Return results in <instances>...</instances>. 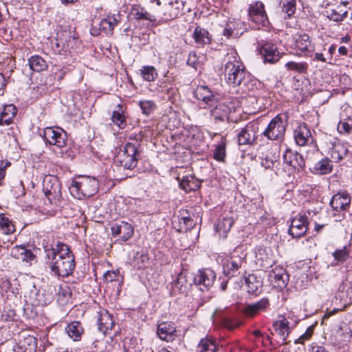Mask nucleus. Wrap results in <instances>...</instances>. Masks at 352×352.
<instances>
[{
    "label": "nucleus",
    "instance_id": "f257e3e1",
    "mask_svg": "<svg viewBox=\"0 0 352 352\" xmlns=\"http://www.w3.org/2000/svg\"><path fill=\"white\" fill-rule=\"evenodd\" d=\"M45 258L50 263L51 272L56 276L67 277L75 268L74 256L65 243H57L51 247L45 246Z\"/></svg>",
    "mask_w": 352,
    "mask_h": 352
},
{
    "label": "nucleus",
    "instance_id": "f03ea898",
    "mask_svg": "<svg viewBox=\"0 0 352 352\" xmlns=\"http://www.w3.org/2000/svg\"><path fill=\"white\" fill-rule=\"evenodd\" d=\"M224 62L225 79L229 85L233 87L243 85L248 90L253 89L255 80L252 79L235 51L228 52Z\"/></svg>",
    "mask_w": 352,
    "mask_h": 352
},
{
    "label": "nucleus",
    "instance_id": "7ed1b4c3",
    "mask_svg": "<svg viewBox=\"0 0 352 352\" xmlns=\"http://www.w3.org/2000/svg\"><path fill=\"white\" fill-rule=\"evenodd\" d=\"M98 181L89 175H79L75 177L69 187L71 195L78 199L90 197L98 190Z\"/></svg>",
    "mask_w": 352,
    "mask_h": 352
},
{
    "label": "nucleus",
    "instance_id": "20e7f679",
    "mask_svg": "<svg viewBox=\"0 0 352 352\" xmlns=\"http://www.w3.org/2000/svg\"><path fill=\"white\" fill-rule=\"evenodd\" d=\"M258 129V123L250 122L243 128L239 129L236 135L239 146L246 148L252 146L257 139Z\"/></svg>",
    "mask_w": 352,
    "mask_h": 352
},
{
    "label": "nucleus",
    "instance_id": "39448f33",
    "mask_svg": "<svg viewBox=\"0 0 352 352\" xmlns=\"http://www.w3.org/2000/svg\"><path fill=\"white\" fill-rule=\"evenodd\" d=\"M286 126L282 117L277 115L267 124L262 135L272 141H282L284 139Z\"/></svg>",
    "mask_w": 352,
    "mask_h": 352
},
{
    "label": "nucleus",
    "instance_id": "423d86ee",
    "mask_svg": "<svg viewBox=\"0 0 352 352\" xmlns=\"http://www.w3.org/2000/svg\"><path fill=\"white\" fill-rule=\"evenodd\" d=\"M42 136L47 144L55 146L59 148L66 146L67 135L60 127H46L43 130Z\"/></svg>",
    "mask_w": 352,
    "mask_h": 352
},
{
    "label": "nucleus",
    "instance_id": "0eeeda50",
    "mask_svg": "<svg viewBox=\"0 0 352 352\" xmlns=\"http://www.w3.org/2000/svg\"><path fill=\"white\" fill-rule=\"evenodd\" d=\"M161 5L160 12L162 19L165 21H170L182 14L184 7V1L182 0H162Z\"/></svg>",
    "mask_w": 352,
    "mask_h": 352
},
{
    "label": "nucleus",
    "instance_id": "6e6552de",
    "mask_svg": "<svg viewBox=\"0 0 352 352\" xmlns=\"http://www.w3.org/2000/svg\"><path fill=\"white\" fill-rule=\"evenodd\" d=\"M216 279L215 272L210 269H204L199 270L194 277V283L195 286L201 291L208 290L211 287Z\"/></svg>",
    "mask_w": 352,
    "mask_h": 352
},
{
    "label": "nucleus",
    "instance_id": "1a4fd4ad",
    "mask_svg": "<svg viewBox=\"0 0 352 352\" xmlns=\"http://www.w3.org/2000/svg\"><path fill=\"white\" fill-rule=\"evenodd\" d=\"M308 224L307 217L305 214L299 213L292 220L289 234L293 238H300L307 232Z\"/></svg>",
    "mask_w": 352,
    "mask_h": 352
},
{
    "label": "nucleus",
    "instance_id": "9d476101",
    "mask_svg": "<svg viewBox=\"0 0 352 352\" xmlns=\"http://www.w3.org/2000/svg\"><path fill=\"white\" fill-rule=\"evenodd\" d=\"M264 7V4L262 2L256 1L251 4L248 8L250 20L262 26H266L269 23Z\"/></svg>",
    "mask_w": 352,
    "mask_h": 352
},
{
    "label": "nucleus",
    "instance_id": "9b49d317",
    "mask_svg": "<svg viewBox=\"0 0 352 352\" xmlns=\"http://www.w3.org/2000/svg\"><path fill=\"white\" fill-rule=\"evenodd\" d=\"M43 191L50 201L58 199L61 196V187L58 179L52 176H46L43 179Z\"/></svg>",
    "mask_w": 352,
    "mask_h": 352
},
{
    "label": "nucleus",
    "instance_id": "f8f14e48",
    "mask_svg": "<svg viewBox=\"0 0 352 352\" xmlns=\"http://www.w3.org/2000/svg\"><path fill=\"white\" fill-rule=\"evenodd\" d=\"M243 263L244 261L241 257L232 256L223 264V274L229 278L238 276L241 278H243V274L240 271Z\"/></svg>",
    "mask_w": 352,
    "mask_h": 352
},
{
    "label": "nucleus",
    "instance_id": "ddd939ff",
    "mask_svg": "<svg viewBox=\"0 0 352 352\" xmlns=\"http://www.w3.org/2000/svg\"><path fill=\"white\" fill-rule=\"evenodd\" d=\"M269 280L271 283L278 289L286 287L289 280V276L284 268L276 266L269 272Z\"/></svg>",
    "mask_w": 352,
    "mask_h": 352
},
{
    "label": "nucleus",
    "instance_id": "4468645a",
    "mask_svg": "<svg viewBox=\"0 0 352 352\" xmlns=\"http://www.w3.org/2000/svg\"><path fill=\"white\" fill-rule=\"evenodd\" d=\"M259 50L265 63H274L280 58L276 45L272 43L265 42L263 43Z\"/></svg>",
    "mask_w": 352,
    "mask_h": 352
},
{
    "label": "nucleus",
    "instance_id": "2eb2a0df",
    "mask_svg": "<svg viewBox=\"0 0 352 352\" xmlns=\"http://www.w3.org/2000/svg\"><path fill=\"white\" fill-rule=\"evenodd\" d=\"M111 232L114 237H118V239L122 241H126L133 235V229L129 223L120 221L112 226Z\"/></svg>",
    "mask_w": 352,
    "mask_h": 352
},
{
    "label": "nucleus",
    "instance_id": "dca6fc26",
    "mask_svg": "<svg viewBox=\"0 0 352 352\" xmlns=\"http://www.w3.org/2000/svg\"><path fill=\"white\" fill-rule=\"evenodd\" d=\"M294 137L296 144L300 146H305L313 142L311 131L305 124H300L295 129Z\"/></svg>",
    "mask_w": 352,
    "mask_h": 352
},
{
    "label": "nucleus",
    "instance_id": "f3484780",
    "mask_svg": "<svg viewBox=\"0 0 352 352\" xmlns=\"http://www.w3.org/2000/svg\"><path fill=\"white\" fill-rule=\"evenodd\" d=\"M121 21V16L119 14H109L102 19L99 25V30L107 35H111L113 30Z\"/></svg>",
    "mask_w": 352,
    "mask_h": 352
},
{
    "label": "nucleus",
    "instance_id": "a211bd4d",
    "mask_svg": "<svg viewBox=\"0 0 352 352\" xmlns=\"http://www.w3.org/2000/svg\"><path fill=\"white\" fill-rule=\"evenodd\" d=\"M349 2L344 1L335 8L326 10L327 16L331 21L338 22L347 16Z\"/></svg>",
    "mask_w": 352,
    "mask_h": 352
},
{
    "label": "nucleus",
    "instance_id": "6ab92c4d",
    "mask_svg": "<svg viewBox=\"0 0 352 352\" xmlns=\"http://www.w3.org/2000/svg\"><path fill=\"white\" fill-rule=\"evenodd\" d=\"M195 96L197 100L202 101L208 107H212L217 103L212 91L207 86H198L195 91Z\"/></svg>",
    "mask_w": 352,
    "mask_h": 352
},
{
    "label": "nucleus",
    "instance_id": "aec40b11",
    "mask_svg": "<svg viewBox=\"0 0 352 352\" xmlns=\"http://www.w3.org/2000/svg\"><path fill=\"white\" fill-rule=\"evenodd\" d=\"M269 307V299L267 298H263L256 302L247 305L244 308V314L248 317H254L259 312L266 311Z\"/></svg>",
    "mask_w": 352,
    "mask_h": 352
},
{
    "label": "nucleus",
    "instance_id": "412c9836",
    "mask_svg": "<svg viewBox=\"0 0 352 352\" xmlns=\"http://www.w3.org/2000/svg\"><path fill=\"white\" fill-rule=\"evenodd\" d=\"M131 14L138 21H145L147 25L154 23L156 20L153 14L140 5L133 6L131 9Z\"/></svg>",
    "mask_w": 352,
    "mask_h": 352
},
{
    "label": "nucleus",
    "instance_id": "4be33fe9",
    "mask_svg": "<svg viewBox=\"0 0 352 352\" xmlns=\"http://www.w3.org/2000/svg\"><path fill=\"white\" fill-rule=\"evenodd\" d=\"M98 329L104 334L108 333L114 326V321L112 316L107 310H101L98 312Z\"/></svg>",
    "mask_w": 352,
    "mask_h": 352
},
{
    "label": "nucleus",
    "instance_id": "5701e85b",
    "mask_svg": "<svg viewBox=\"0 0 352 352\" xmlns=\"http://www.w3.org/2000/svg\"><path fill=\"white\" fill-rule=\"evenodd\" d=\"M351 198L346 192H338L335 195L330 201V205L335 210H345L349 208Z\"/></svg>",
    "mask_w": 352,
    "mask_h": 352
},
{
    "label": "nucleus",
    "instance_id": "b1692460",
    "mask_svg": "<svg viewBox=\"0 0 352 352\" xmlns=\"http://www.w3.org/2000/svg\"><path fill=\"white\" fill-rule=\"evenodd\" d=\"M283 161L286 164L294 168H303L305 166V160L302 156L292 151L291 149H286L283 154Z\"/></svg>",
    "mask_w": 352,
    "mask_h": 352
},
{
    "label": "nucleus",
    "instance_id": "393cba45",
    "mask_svg": "<svg viewBox=\"0 0 352 352\" xmlns=\"http://www.w3.org/2000/svg\"><path fill=\"white\" fill-rule=\"evenodd\" d=\"M329 155L333 160L339 162L342 160L348 154L346 146L339 141L331 142Z\"/></svg>",
    "mask_w": 352,
    "mask_h": 352
},
{
    "label": "nucleus",
    "instance_id": "a878e982",
    "mask_svg": "<svg viewBox=\"0 0 352 352\" xmlns=\"http://www.w3.org/2000/svg\"><path fill=\"white\" fill-rule=\"evenodd\" d=\"M37 346L36 339L32 336H28L20 340L14 346V352H34Z\"/></svg>",
    "mask_w": 352,
    "mask_h": 352
},
{
    "label": "nucleus",
    "instance_id": "bb28decb",
    "mask_svg": "<svg viewBox=\"0 0 352 352\" xmlns=\"http://www.w3.org/2000/svg\"><path fill=\"white\" fill-rule=\"evenodd\" d=\"M179 187L186 192L195 191L200 187L199 181L192 175H188L180 178L177 177Z\"/></svg>",
    "mask_w": 352,
    "mask_h": 352
},
{
    "label": "nucleus",
    "instance_id": "cd10ccee",
    "mask_svg": "<svg viewBox=\"0 0 352 352\" xmlns=\"http://www.w3.org/2000/svg\"><path fill=\"white\" fill-rule=\"evenodd\" d=\"M295 48L305 55H307L313 51V46L310 38L307 34H296L294 37Z\"/></svg>",
    "mask_w": 352,
    "mask_h": 352
},
{
    "label": "nucleus",
    "instance_id": "c85d7f7f",
    "mask_svg": "<svg viewBox=\"0 0 352 352\" xmlns=\"http://www.w3.org/2000/svg\"><path fill=\"white\" fill-rule=\"evenodd\" d=\"M157 333L161 340L169 342L174 339L176 328L171 323L164 322L158 325Z\"/></svg>",
    "mask_w": 352,
    "mask_h": 352
},
{
    "label": "nucleus",
    "instance_id": "c756f323",
    "mask_svg": "<svg viewBox=\"0 0 352 352\" xmlns=\"http://www.w3.org/2000/svg\"><path fill=\"white\" fill-rule=\"evenodd\" d=\"M192 37L197 47H203L210 43L211 38L208 31L203 28L197 26L194 30Z\"/></svg>",
    "mask_w": 352,
    "mask_h": 352
},
{
    "label": "nucleus",
    "instance_id": "7c9ffc66",
    "mask_svg": "<svg viewBox=\"0 0 352 352\" xmlns=\"http://www.w3.org/2000/svg\"><path fill=\"white\" fill-rule=\"evenodd\" d=\"M17 110L14 104L5 105L3 110L0 111V125H9L16 114Z\"/></svg>",
    "mask_w": 352,
    "mask_h": 352
},
{
    "label": "nucleus",
    "instance_id": "2f4dec72",
    "mask_svg": "<svg viewBox=\"0 0 352 352\" xmlns=\"http://www.w3.org/2000/svg\"><path fill=\"white\" fill-rule=\"evenodd\" d=\"M230 109L225 103H219L211 110V116L216 121H225L228 118Z\"/></svg>",
    "mask_w": 352,
    "mask_h": 352
},
{
    "label": "nucleus",
    "instance_id": "473e14b6",
    "mask_svg": "<svg viewBox=\"0 0 352 352\" xmlns=\"http://www.w3.org/2000/svg\"><path fill=\"white\" fill-rule=\"evenodd\" d=\"M234 220L232 217L226 216L219 219L216 226V231L220 236L226 238L228 232L233 226Z\"/></svg>",
    "mask_w": 352,
    "mask_h": 352
},
{
    "label": "nucleus",
    "instance_id": "72a5a7b5",
    "mask_svg": "<svg viewBox=\"0 0 352 352\" xmlns=\"http://www.w3.org/2000/svg\"><path fill=\"white\" fill-rule=\"evenodd\" d=\"M217 350L216 340L209 337L202 338L196 347V352H216Z\"/></svg>",
    "mask_w": 352,
    "mask_h": 352
},
{
    "label": "nucleus",
    "instance_id": "f704fd0d",
    "mask_svg": "<svg viewBox=\"0 0 352 352\" xmlns=\"http://www.w3.org/2000/svg\"><path fill=\"white\" fill-rule=\"evenodd\" d=\"M65 330L69 336L74 341H78L80 340L84 329L78 321H74L68 324Z\"/></svg>",
    "mask_w": 352,
    "mask_h": 352
},
{
    "label": "nucleus",
    "instance_id": "c9c22d12",
    "mask_svg": "<svg viewBox=\"0 0 352 352\" xmlns=\"http://www.w3.org/2000/svg\"><path fill=\"white\" fill-rule=\"evenodd\" d=\"M261 164L265 169H273L280 165L279 155L275 153H267L261 159Z\"/></svg>",
    "mask_w": 352,
    "mask_h": 352
},
{
    "label": "nucleus",
    "instance_id": "e433bc0d",
    "mask_svg": "<svg viewBox=\"0 0 352 352\" xmlns=\"http://www.w3.org/2000/svg\"><path fill=\"white\" fill-rule=\"evenodd\" d=\"M273 326L277 333L283 340H285L289 333L288 320L285 318L282 317L281 319L274 322Z\"/></svg>",
    "mask_w": 352,
    "mask_h": 352
},
{
    "label": "nucleus",
    "instance_id": "4c0bfd02",
    "mask_svg": "<svg viewBox=\"0 0 352 352\" xmlns=\"http://www.w3.org/2000/svg\"><path fill=\"white\" fill-rule=\"evenodd\" d=\"M28 63L30 69L36 72L44 71L48 67L46 60L38 55L31 56L28 59Z\"/></svg>",
    "mask_w": 352,
    "mask_h": 352
},
{
    "label": "nucleus",
    "instance_id": "58836bf2",
    "mask_svg": "<svg viewBox=\"0 0 352 352\" xmlns=\"http://www.w3.org/2000/svg\"><path fill=\"white\" fill-rule=\"evenodd\" d=\"M332 170V165L328 158H323L316 162L313 168L312 173L318 175H325L331 173Z\"/></svg>",
    "mask_w": 352,
    "mask_h": 352
},
{
    "label": "nucleus",
    "instance_id": "ea45409f",
    "mask_svg": "<svg viewBox=\"0 0 352 352\" xmlns=\"http://www.w3.org/2000/svg\"><path fill=\"white\" fill-rule=\"evenodd\" d=\"M179 231L186 232L192 229L195 223L187 211L181 212L179 217Z\"/></svg>",
    "mask_w": 352,
    "mask_h": 352
},
{
    "label": "nucleus",
    "instance_id": "a19ab883",
    "mask_svg": "<svg viewBox=\"0 0 352 352\" xmlns=\"http://www.w3.org/2000/svg\"><path fill=\"white\" fill-rule=\"evenodd\" d=\"M117 109L114 110L112 113L111 120L120 129H124L126 126L125 117L124 116V111L122 106L118 104L116 107Z\"/></svg>",
    "mask_w": 352,
    "mask_h": 352
},
{
    "label": "nucleus",
    "instance_id": "79ce46f5",
    "mask_svg": "<svg viewBox=\"0 0 352 352\" xmlns=\"http://www.w3.org/2000/svg\"><path fill=\"white\" fill-rule=\"evenodd\" d=\"M12 255L23 261H32L34 258V255L29 250L25 249L21 246H16L12 250Z\"/></svg>",
    "mask_w": 352,
    "mask_h": 352
},
{
    "label": "nucleus",
    "instance_id": "37998d69",
    "mask_svg": "<svg viewBox=\"0 0 352 352\" xmlns=\"http://www.w3.org/2000/svg\"><path fill=\"white\" fill-rule=\"evenodd\" d=\"M245 282L250 293H256L262 286V283L254 274H248L245 277Z\"/></svg>",
    "mask_w": 352,
    "mask_h": 352
},
{
    "label": "nucleus",
    "instance_id": "c03bdc74",
    "mask_svg": "<svg viewBox=\"0 0 352 352\" xmlns=\"http://www.w3.org/2000/svg\"><path fill=\"white\" fill-rule=\"evenodd\" d=\"M142 78L148 82L154 81L157 77V73L153 66H143L140 69Z\"/></svg>",
    "mask_w": 352,
    "mask_h": 352
},
{
    "label": "nucleus",
    "instance_id": "a18cd8bd",
    "mask_svg": "<svg viewBox=\"0 0 352 352\" xmlns=\"http://www.w3.org/2000/svg\"><path fill=\"white\" fill-rule=\"evenodd\" d=\"M118 160L122 166L126 169H133L137 165L138 158L131 157L124 155L119 154Z\"/></svg>",
    "mask_w": 352,
    "mask_h": 352
},
{
    "label": "nucleus",
    "instance_id": "49530a36",
    "mask_svg": "<svg viewBox=\"0 0 352 352\" xmlns=\"http://www.w3.org/2000/svg\"><path fill=\"white\" fill-rule=\"evenodd\" d=\"M174 285L175 289H177L180 293L186 294L190 284L187 283L186 276L183 273H180L178 274Z\"/></svg>",
    "mask_w": 352,
    "mask_h": 352
},
{
    "label": "nucleus",
    "instance_id": "de8ad7c7",
    "mask_svg": "<svg viewBox=\"0 0 352 352\" xmlns=\"http://www.w3.org/2000/svg\"><path fill=\"white\" fill-rule=\"evenodd\" d=\"M131 141L128 142L125 144L122 151H124V153H129L132 155L139 157L138 148L140 145V143L137 140H131Z\"/></svg>",
    "mask_w": 352,
    "mask_h": 352
},
{
    "label": "nucleus",
    "instance_id": "09e8293b",
    "mask_svg": "<svg viewBox=\"0 0 352 352\" xmlns=\"http://www.w3.org/2000/svg\"><path fill=\"white\" fill-rule=\"evenodd\" d=\"M226 142L222 140L215 147L213 157L219 162H224L226 157Z\"/></svg>",
    "mask_w": 352,
    "mask_h": 352
},
{
    "label": "nucleus",
    "instance_id": "8fccbe9b",
    "mask_svg": "<svg viewBox=\"0 0 352 352\" xmlns=\"http://www.w3.org/2000/svg\"><path fill=\"white\" fill-rule=\"evenodd\" d=\"M287 70L296 71L298 73H305L308 69V65L306 63H296L294 61L287 62L285 64Z\"/></svg>",
    "mask_w": 352,
    "mask_h": 352
},
{
    "label": "nucleus",
    "instance_id": "3c124183",
    "mask_svg": "<svg viewBox=\"0 0 352 352\" xmlns=\"http://www.w3.org/2000/svg\"><path fill=\"white\" fill-rule=\"evenodd\" d=\"M203 56H198L195 52H190L186 61L188 65L197 69L202 64Z\"/></svg>",
    "mask_w": 352,
    "mask_h": 352
},
{
    "label": "nucleus",
    "instance_id": "603ef678",
    "mask_svg": "<svg viewBox=\"0 0 352 352\" xmlns=\"http://www.w3.org/2000/svg\"><path fill=\"white\" fill-rule=\"evenodd\" d=\"M0 228L6 234L12 233L14 231L13 224L4 214H0Z\"/></svg>",
    "mask_w": 352,
    "mask_h": 352
},
{
    "label": "nucleus",
    "instance_id": "864d4df0",
    "mask_svg": "<svg viewBox=\"0 0 352 352\" xmlns=\"http://www.w3.org/2000/svg\"><path fill=\"white\" fill-rule=\"evenodd\" d=\"M283 3V11L289 17L295 13V0H281Z\"/></svg>",
    "mask_w": 352,
    "mask_h": 352
},
{
    "label": "nucleus",
    "instance_id": "5fc2aeb1",
    "mask_svg": "<svg viewBox=\"0 0 352 352\" xmlns=\"http://www.w3.org/2000/svg\"><path fill=\"white\" fill-rule=\"evenodd\" d=\"M349 252L346 247L336 250L333 253V256L338 263H343L349 258Z\"/></svg>",
    "mask_w": 352,
    "mask_h": 352
},
{
    "label": "nucleus",
    "instance_id": "6e6d98bb",
    "mask_svg": "<svg viewBox=\"0 0 352 352\" xmlns=\"http://www.w3.org/2000/svg\"><path fill=\"white\" fill-rule=\"evenodd\" d=\"M139 105L142 111V113L145 115H149L151 113L155 107V103L151 100H144L139 102Z\"/></svg>",
    "mask_w": 352,
    "mask_h": 352
},
{
    "label": "nucleus",
    "instance_id": "4d7b16f0",
    "mask_svg": "<svg viewBox=\"0 0 352 352\" xmlns=\"http://www.w3.org/2000/svg\"><path fill=\"white\" fill-rule=\"evenodd\" d=\"M120 277L119 270L107 271L104 274V279L107 282H113L118 280Z\"/></svg>",
    "mask_w": 352,
    "mask_h": 352
},
{
    "label": "nucleus",
    "instance_id": "13d9d810",
    "mask_svg": "<svg viewBox=\"0 0 352 352\" xmlns=\"http://www.w3.org/2000/svg\"><path fill=\"white\" fill-rule=\"evenodd\" d=\"M352 122V121H351ZM338 131L340 133H349L352 131V123L346 121H340L338 124Z\"/></svg>",
    "mask_w": 352,
    "mask_h": 352
},
{
    "label": "nucleus",
    "instance_id": "bf43d9fd",
    "mask_svg": "<svg viewBox=\"0 0 352 352\" xmlns=\"http://www.w3.org/2000/svg\"><path fill=\"white\" fill-rule=\"evenodd\" d=\"M6 85V78L1 73H0V96L3 94Z\"/></svg>",
    "mask_w": 352,
    "mask_h": 352
},
{
    "label": "nucleus",
    "instance_id": "052dcab7",
    "mask_svg": "<svg viewBox=\"0 0 352 352\" xmlns=\"http://www.w3.org/2000/svg\"><path fill=\"white\" fill-rule=\"evenodd\" d=\"M260 259V258H258V261ZM262 260V263H261V265L264 268H267L268 267H271L274 261L270 258H267L265 261L263 260V258H261Z\"/></svg>",
    "mask_w": 352,
    "mask_h": 352
},
{
    "label": "nucleus",
    "instance_id": "680f3d73",
    "mask_svg": "<svg viewBox=\"0 0 352 352\" xmlns=\"http://www.w3.org/2000/svg\"><path fill=\"white\" fill-rule=\"evenodd\" d=\"M311 352H329L323 346L317 344L311 346Z\"/></svg>",
    "mask_w": 352,
    "mask_h": 352
},
{
    "label": "nucleus",
    "instance_id": "e2e57ef3",
    "mask_svg": "<svg viewBox=\"0 0 352 352\" xmlns=\"http://www.w3.org/2000/svg\"><path fill=\"white\" fill-rule=\"evenodd\" d=\"M311 334H312V330H311V327H309L307 330V331L300 337L299 339L302 340V341H304L305 340H308L311 336Z\"/></svg>",
    "mask_w": 352,
    "mask_h": 352
},
{
    "label": "nucleus",
    "instance_id": "0e129e2a",
    "mask_svg": "<svg viewBox=\"0 0 352 352\" xmlns=\"http://www.w3.org/2000/svg\"><path fill=\"white\" fill-rule=\"evenodd\" d=\"M223 34L224 36H226V37L229 38L230 36H231L233 34V32L231 30L230 28H229L226 25V28L223 30Z\"/></svg>",
    "mask_w": 352,
    "mask_h": 352
},
{
    "label": "nucleus",
    "instance_id": "69168bd1",
    "mask_svg": "<svg viewBox=\"0 0 352 352\" xmlns=\"http://www.w3.org/2000/svg\"><path fill=\"white\" fill-rule=\"evenodd\" d=\"M342 335L343 336V338H340L341 342H346L350 340L351 335L349 332H346V333H342Z\"/></svg>",
    "mask_w": 352,
    "mask_h": 352
},
{
    "label": "nucleus",
    "instance_id": "338daca9",
    "mask_svg": "<svg viewBox=\"0 0 352 352\" xmlns=\"http://www.w3.org/2000/svg\"><path fill=\"white\" fill-rule=\"evenodd\" d=\"M315 59L322 62H326V58L324 57L322 53L317 52L315 54Z\"/></svg>",
    "mask_w": 352,
    "mask_h": 352
},
{
    "label": "nucleus",
    "instance_id": "774afa93",
    "mask_svg": "<svg viewBox=\"0 0 352 352\" xmlns=\"http://www.w3.org/2000/svg\"><path fill=\"white\" fill-rule=\"evenodd\" d=\"M338 52L341 54V55H346L347 53H348V50L347 48L345 47V46H340L339 48H338Z\"/></svg>",
    "mask_w": 352,
    "mask_h": 352
}]
</instances>
